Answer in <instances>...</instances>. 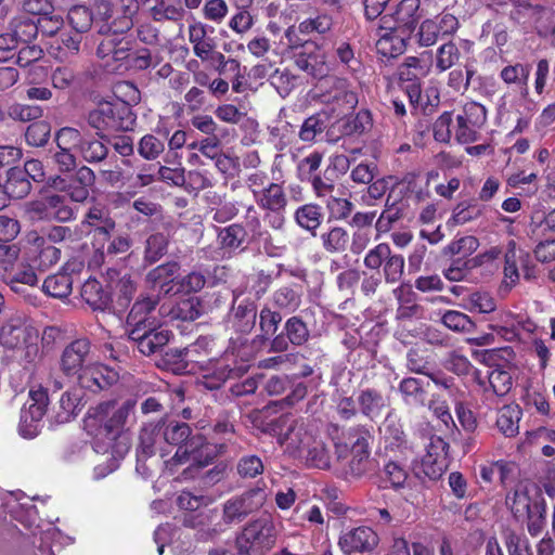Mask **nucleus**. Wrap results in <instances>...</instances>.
<instances>
[{
	"instance_id": "1",
	"label": "nucleus",
	"mask_w": 555,
	"mask_h": 555,
	"mask_svg": "<svg viewBox=\"0 0 555 555\" xmlns=\"http://www.w3.org/2000/svg\"><path fill=\"white\" fill-rule=\"evenodd\" d=\"M177 448L175 455L165 461V469L175 474L182 466V479L193 477V473L209 463L207 447L201 436L191 437V428L186 423L170 421L164 424L143 427L137 449L138 462L156 452L165 457Z\"/></svg>"
},
{
	"instance_id": "2",
	"label": "nucleus",
	"mask_w": 555,
	"mask_h": 555,
	"mask_svg": "<svg viewBox=\"0 0 555 555\" xmlns=\"http://www.w3.org/2000/svg\"><path fill=\"white\" fill-rule=\"evenodd\" d=\"M134 406L135 401L127 399L124 402L115 400L101 402L89 409L83 420V427L90 436H93L92 449L95 453L105 454L113 449Z\"/></svg>"
},
{
	"instance_id": "3",
	"label": "nucleus",
	"mask_w": 555,
	"mask_h": 555,
	"mask_svg": "<svg viewBox=\"0 0 555 555\" xmlns=\"http://www.w3.org/2000/svg\"><path fill=\"white\" fill-rule=\"evenodd\" d=\"M209 340L206 337L198 338L193 345L180 350L182 361L194 363L201 370L207 371L203 375V384L208 389H218L231 377L240 376L246 370V365L231 366L230 354L227 353L220 360H209L207 363L201 358L202 352L207 354Z\"/></svg>"
},
{
	"instance_id": "4",
	"label": "nucleus",
	"mask_w": 555,
	"mask_h": 555,
	"mask_svg": "<svg viewBox=\"0 0 555 555\" xmlns=\"http://www.w3.org/2000/svg\"><path fill=\"white\" fill-rule=\"evenodd\" d=\"M39 332L21 317L11 318L0 328V345L13 350L15 357L25 363H33L39 357Z\"/></svg>"
},
{
	"instance_id": "5",
	"label": "nucleus",
	"mask_w": 555,
	"mask_h": 555,
	"mask_svg": "<svg viewBox=\"0 0 555 555\" xmlns=\"http://www.w3.org/2000/svg\"><path fill=\"white\" fill-rule=\"evenodd\" d=\"M273 430L284 451L296 459L318 436V428L312 422L302 417H294L291 414H284L276 418Z\"/></svg>"
},
{
	"instance_id": "6",
	"label": "nucleus",
	"mask_w": 555,
	"mask_h": 555,
	"mask_svg": "<svg viewBox=\"0 0 555 555\" xmlns=\"http://www.w3.org/2000/svg\"><path fill=\"white\" fill-rule=\"evenodd\" d=\"M371 441L370 431L362 426H356L344 434V441L335 443L338 460L346 459L349 453L351 455L347 470L350 475L360 477L369 469Z\"/></svg>"
},
{
	"instance_id": "7",
	"label": "nucleus",
	"mask_w": 555,
	"mask_h": 555,
	"mask_svg": "<svg viewBox=\"0 0 555 555\" xmlns=\"http://www.w3.org/2000/svg\"><path fill=\"white\" fill-rule=\"evenodd\" d=\"M88 121L99 131H129L134 126L135 115L126 101H105L89 113Z\"/></svg>"
},
{
	"instance_id": "8",
	"label": "nucleus",
	"mask_w": 555,
	"mask_h": 555,
	"mask_svg": "<svg viewBox=\"0 0 555 555\" xmlns=\"http://www.w3.org/2000/svg\"><path fill=\"white\" fill-rule=\"evenodd\" d=\"M275 542V527L268 518L256 519L245 526L236 539L241 555H260Z\"/></svg>"
},
{
	"instance_id": "9",
	"label": "nucleus",
	"mask_w": 555,
	"mask_h": 555,
	"mask_svg": "<svg viewBox=\"0 0 555 555\" xmlns=\"http://www.w3.org/2000/svg\"><path fill=\"white\" fill-rule=\"evenodd\" d=\"M455 119L454 139L461 144H469L479 139L480 130L487 121V109L478 102H466Z\"/></svg>"
},
{
	"instance_id": "10",
	"label": "nucleus",
	"mask_w": 555,
	"mask_h": 555,
	"mask_svg": "<svg viewBox=\"0 0 555 555\" xmlns=\"http://www.w3.org/2000/svg\"><path fill=\"white\" fill-rule=\"evenodd\" d=\"M380 433L387 455L402 461L414 459V443L408 439L402 425L392 413H388L386 416Z\"/></svg>"
},
{
	"instance_id": "11",
	"label": "nucleus",
	"mask_w": 555,
	"mask_h": 555,
	"mask_svg": "<svg viewBox=\"0 0 555 555\" xmlns=\"http://www.w3.org/2000/svg\"><path fill=\"white\" fill-rule=\"evenodd\" d=\"M267 501L264 488L256 487L235 495L223 504V521L225 524L240 522L249 514L258 511Z\"/></svg>"
},
{
	"instance_id": "12",
	"label": "nucleus",
	"mask_w": 555,
	"mask_h": 555,
	"mask_svg": "<svg viewBox=\"0 0 555 555\" xmlns=\"http://www.w3.org/2000/svg\"><path fill=\"white\" fill-rule=\"evenodd\" d=\"M421 0H401L396 7H391L389 12L382 16L380 23L383 29H392L412 34L420 20Z\"/></svg>"
},
{
	"instance_id": "13",
	"label": "nucleus",
	"mask_w": 555,
	"mask_h": 555,
	"mask_svg": "<svg viewBox=\"0 0 555 555\" xmlns=\"http://www.w3.org/2000/svg\"><path fill=\"white\" fill-rule=\"evenodd\" d=\"M219 250H211L209 257L218 259L219 256H233L247 249L250 235L243 223H232L217 230Z\"/></svg>"
},
{
	"instance_id": "14",
	"label": "nucleus",
	"mask_w": 555,
	"mask_h": 555,
	"mask_svg": "<svg viewBox=\"0 0 555 555\" xmlns=\"http://www.w3.org/2000/svg\"><path fill=\"white\" fill-rule=\"evenodd\" d=\"M33 220L69 221L74 218V210L67 204L65 196L53 194L35 201L28 208Z\"/></svg>"
},
{
	"instance_id": "15",
	"label": "nucleus",
	"mask_w": 555,
	"mask_h": 555,
	"mask_svg": "<svg viewBox=\"0 0 555 555\" xmlns=\"http://www.w3.org/2000/svg\"><path fill=\"white\" fill-rule=\"evenodd\" d=\"M328 113L335 118L349 114L358 104V94L345 79H335L331 90L324 95Z\"/></svg>"
},
{
	"instance_id": "16",
	"label": "nucleus",
	"mask_w": 555,
	"mask_h": 555,
	"mask_svg": "<svg viewBox=\"0 0 555 555\" xmlns=\"http://www.w3.org/2000/svg\"><path fill=\"white\" fill-rule=\"evenodd\" d=\"M171 332L156 326L133 327L129 331V338L137 344L139 351L144 356L159 352L170 340Z\"/></svg>"
},
{
	"instance_id": "17",
	"label": "nucleus",
	"mask_w": 555,
	"mask_h": 555,
	"mask_svg": "<svg viewBox=\"0 0 555 555\" xmlns=\"http://www.w3.org/2000/svg\"><path fill=\"white\" fill-rule=\"evenodd\" d=\"M90 341L88 339H76L63 351L61 369L68 376H79L85 369L93 361L90 353Z\"/></svg>"
},
{
	"instance_id": "18",
	"label": "nucleus",
	"mask_w": 555,
	"mask_h": 555,
	"mask_svg": "<svg viewBox=\"0 0 555 555\" xmlns=\"http://www.w3.org/2000/svg\"><path fill=\"white\" fill-rule=\"evenodd\" d=\"M379 542L377 533L370 527L360 526L339 537L338 545L345 554L373 551Z\"/></svg>"
},
{
	"instance_id": "19",
	"label": "nucleus",
	"mask_w": 555,
	"mask_h": 555,
	"mask_svg": "<svg viewBox=\"0 0 555 555\" xmlns=\"http://www.w3.org/2000/svg\"><path fill=\"white\" fill-rule=\"evenodd\" d=\"M77 378L81 388L98 392L116 383L118 374L115 370L93 360Z\"/></svg>"
},
{
	"instance_id": "20",
	"label": "nucleus",
	"mask_w": 555,
	"mask_h": 555,
	"mask_svg": "<svg viewBox=\"0 0 555 555\" xmlns=\"http://www.w3.org/2000/svg\"><path fill=\"white\" fill-rule=\"evenodd\" d=\"M477 383L482 389L486 403L492 408L496 403V397L505 396L512 388V376L508 372L494 369L488 372L487 378L477 377Z\"/></svg>"
},
{
	"instance_id": "21",
	"label": "nucleus",
	"mask_w": 555,
	"mask_h": 555,
	"mask_svg": "<svg viewBox=\"0 0 555 555\" xmlns=\"http://www.w3.org/2000/svg\"><path fill=\"white\" fill-rule=\"evenodd\" d=\"M158 300V295H141L128 314V325L132 328L159 325L162 321L154 314Z\"/></svg>"
},
{
	"instance_id": "22",
	"label": "nucleus",
	"mask_w": 555,
	"mask_h": 555,
	"mask_svg": "<svg viewBox=\"0 0 555 555\" xmlns=\"http://www.w3.org/2000/svg\"><path fill=\"white\" fill-rule=\"evenodd\" d=\"M296 66L314 78H322L327 74V65L323 51L313 42H306L302 51L295 56Z\"/></svg>"
},
{
	"instance_id": "23",
	"label": "nucleus",
	"mask_w": 555,
	"mask_h": 555,
	"mask_svg": "<svg viewBox=\"0 0 555 555\" xmlns=\"http://www.w3.org/2000/svg\"><path fill=\"white\" fill-rule=\"evenodd\" d=\"M126 33H101L104 38L98 46L96 55L101 59L112 57L114 61L126 60L131 49V41L125 36Z\"/></svg>"
},
{
	"instance_id": "24",
	"label": "nucleus",
	"mask_w": 555,
	"mask_h": 555,
	"mask_svg": "<svg viewBox=\"0 0 555 555\" xmlns=\"http://www.w3.org/2000/svg\"><path fill=\"white\" fill-rule=\"evenodd\" d=\"M179 266L177 262H168L151 270L146 275V282L150 287L158 294L177 293L178 283H176Z\"/></svg>"
},
{
	"instance_id": "25",
	"label": "nucleus",
	"mask_w": 555,
	"mask_h": 555,
	"mask_svg": "<svg viewBox=\"0 0 555 555\" xmlns=\"http://www.w3.org/2000/svg\"><path fill=\"white\" fill-rule=\"evenodd\" d=\"M433 65V52L423 51L416 56H406L398 67V75L401 80H418L430 73Z\"/></svg>"
},
{
	"instance_id": "26",
	"label": "nucleus",
	"mask_w": 555,
	"mask_h": 555,
	"mask_svg": "<svg viewBox=\"0 0 555 555\" xmlns=\"http://www.w3.org/2000/svg\"><path fill=\"white\" fill-rule=\"evenodd\" d=\"M410 34L392 29H383L379 26L378 39L376 41L377 53L385 57H396L402 54L406 47Z\"/></svg>"
},
{
	"instance_id": "27",
	"label": "nucleus",
	"mask_w": 555,
	"mask_h": 555,
	"mask_svg": "<svg viewBox=\"0 0 555 555\" xmlns=\"http://www.w3.org/2000/svg\"><path fill=\"white\" fill-rule=\"evenodd\" d=\"M158 314L163 319L193 321L201 315L199 301L195 297H190L178 301L176 305L163 304L159 307Z\"/></svg>"
},
{
	"instance_id": "28",
	"label": "nucleus",
	"mask_w": 555,
	"mask_h": 555,
	"mask_svg": "<svg viewBox=\"0 0 555 555\" xmlns=\"http://www.w3.org/2000/svg\"><path fill=\"white\" fill-rule=\"evenodd\" d=\"M189 41L194 54L202 61H208L216 47L215 40L207 36V26L202 22H194L188 28Z\"/></svg>"
},
{
	"instance_id": "29",
	"label": "nucleus",
	"mask_w": 555,
	"mask_h": 555,
	"mask_svg": "<svg viewBox=\"0 0 555 555\" xmlns=\"http://www.w3.org/2000/svg\"><path fill=\"white\" fill-rule=\"evenodd\" d=\"M105 242L98 240L93 242L94 255L90 260V264L100 267L105 262L106 257H114L119 254H125L131 247V241L128 235H118L114 237L105 248Z\"/></svg>"
},
{
	"instance_id": "30",
	"label": "nucleus",
	"mask_w": 555,
	"mask_h": 555,
	"mask_svg": "<svg viewBox=\"0 0 555 555\" xmlns=\"http://www.w3.org/2000/svg\"><path fill=\"white\" fill-rule=\"evenodd\" d=\"M2 279L16 294H23L25 286H35L38 283V276L34 268L29 264H20L16 268H10Z\"/></svg>"
},
{
	"instance_id": "31",
	"label": "nucleus",
	"mask_w": 555,
	"mask_h": 555,
	"mask_svg": "<svg viewBox=\"0 0 555 555\" xmlns=\"http://www.w3.org/2000/svg\"><path fill=\"white\" fill-rule=\"evenodd\" d=\"M254 201L259 208L266 211H285L287 206L283 186L275 182H271L261 193L258 192V196Z\"/></svg>"
},
{
	"instance_id": "32",
	"label": "nucleus",
	"mask_w": 555,
	"mask_h": 555,
	"mask_svg": "<svg viewBox=\"0 0 555 555\" xmlns=\"http://www.w3.org/2000/svg\"><path fill=\"white\" fill-rule=\"evenodd\" d=\"M537 500L543 499L538 495L532 499L527 487L519 485L513 492L507 494L506 504L516 519L525 520V516L530 513Z\"/></svg>"
},
{
	"instance_id": "33",
	"label": "nucleus",
	"mask_w": 555,
	"mask_h": 555,
	"mask_svg": "<svg viewBox=\"0 0 555 555\" xmlns=\"http://www.w3.org/2000/svg\"><path fill=\"white\" fill-rule=\"evenodd\" d=\"M85 222L93 228V240L107 241L115 229V221L100 207H92L86 215Z\"/></svg>"
},
{
	"instance_id": "34",
	"label": "nucleus",
	"mask_w": 555,
	"mask_h": 555,
	"mask_svg": "<svg viewBox=\"0 0 555 555\" xmlns=\"http://www.w3.org/2000/svg\"><path fill=\"white\" fill-rule=\"evenodd\" d=\"M531 72L529 64L516 63L504 66L500 72V78L508 86L517 87L521 94H528V80Z\"/></svg>"
},
{
	"instance_id": "35",
	"label": "nucleus",
	"mask_w": 555,
	"mask_h": 555,
	"mask_svg": "<svg viewBox=\"0 0 555 555\" xmlns=\"http://www.w3.org/2000/svg\"><path fill=\"white\" fill-rule=\"evenodd\" d=\"M298 459L307 466L320 469L328 468L331 464L330 450L319 435Z\"/></svg>"
},
{
	"instance_id": "36",
	"label": "nucleus",
	"mask_w": 555,
	"mask_h": 555,
	"mask_svg": "<svg viewBox=\"0 0 555 555\" xmlns=\"http://www.w3.org/2000/svg\"><path fill=\"white\" fill-rule=\"evenodd\" d=\"M269 142L274 145L278 151L285 150L296 139L295 127L285 119L279 118L268 126Z\"/></svg>"
},
{
	"instance_id": "37",
	"label": "nucleus",
	"mask_w": 555,
	"mask_h": 555,
	"mask_svg": "<svg viewBox=\"0 0 555 555\" xmlns=\"http://www.w3.org/2000/svg\"><path fill=\"white\" fill-rule=\"evenodd\" d=\"M358 403L363 415L376 420L388 405V400L375 389H364L358 396Z\"/></svg>"
},
{
	"instance_id": "38",
	"label": "nucleus",
	"mask_w": 555,
	"mask_h": 555,
	"mask_svg": "<svg viewBox=\"0 0 555 555\" xmlns=\"http://www.w3.org/2000/svg\"><path fill=\"white\" fill-rule=\"evenodd\" d=\"M81 298L93 310H105L108 308L111 298L99 281L95 279L87 280L81 287Z\"/></svg>"
},
{
	"instance_id": "39",
	"label": "nucleus",
	"mask_w": 555,
	"mask_h": 555,
	"mask_svg": "<svg viewBox=\"0 0 555 555\" xmlns=\"http://www.w3.org/2000/svg\"><path fill=\"white\" fill-rule=\"evenodd\" d=\"M294 218L301 229L315 235L323 220L322 207L317 204H305L296 209Z\"/></svg>"
},
{
	"instance_id": "40",
	"label": "nucleus",
	"mask_w": 555,
	"mask_h": 555,
	"mask_svg": "<svg viewBox=\"0 0 555 555\" xmlns=\"http://www.w3.org/2000/svg\"><path fill=\"white\" fill-rule=\"evenodd\" d=\"M349 233L343 227H332L321 233L320 242L323 249L330 254H340L346 250L349 243Z\"/></svg>"
},
{
	"instance_id": "41",
	"label": "nucleus",
	"mask_w": 555,
	"mask_h": 555,
	"mask_svg": "<svg viewBox=\"0 0 555 555\" xmlns=\"http://www.w3.org/2000/svg\"><path fill=\"white\" fill-rule=\"evenodd\" d=\"M521 410L517 404H507L500 409L496 420L499 430L506 437H514L519 430Z\"/></svg>"
},
{
	"instance_id": "42",
	"label": "nucleus",
	"mask_w": 555,
	"mask_h": 555,
	"mask_svg": "<svg viewBox=\"0 0 555 555\" xmlns=\"http://www.w3.org/2000/svg\"><path fill=\"white\" fill-rule=\"evenodd\" d=\"M73 289V279L66 272H59L48 276L43 284L42 291L50 297L66 298L70 295Z\"/></svg>"
},
{
	"instance_id": "43",
	"label": "nucleus",
	"mask_w": 555,
	"mask_h": 555,
	"mask_svg": "<svg viewBox=\"0 0 555 555\" xmlns=\"http://www.w3.org/2000/svg\"><path fill=\"white\" fill-rule=\"evenodd\" d=\"M257 319V308L253 302H241L233 312L232 326L236 332L249 333Z\"/></svg>"
},
{
	"instance_id": "44",
	"label": "nucleus",
	"mask_w": 555,
	"mask_h": 555,
	"mask_svg": "<svg viewBox=\"0 0 555 555\" xmlns=\"http://www.w3.org/2000/svg\"><path fill=\"white\" fill-rule=\"evenodd\" d=\"M81 405V391L73 389L65 391L60 398V410L56 413L57 423H67L74 418Z\"/></svg>"
},
{
	"instance_id": "45",
	"label": "nucleus",
	"mask_w": 555,
	"mask_h": 555,
	"mask_svg": "<svg viewBox=\"0 0 555 555\" xmlns=\"http://www.w3.org/2000/svg\"><path fill=\"white\" fill-rule=\"evenodd\" d=\"M7 506L11 516L26 528L30 529L36 525L38 515L34 504L28 501L21 502L20 499L14 498V500L8 501Z\"/></svg>"
},
{
	"instance_id": "46",
	"label": "nucleus",
	"mask_w": 555,
	"mask_h": 555,
	"mask_svg": "<svg viewBox=\"0 0 555 555\" xmlns=\"http://www.w3.org/2000/svg\"><path fill=\"white\" fill-rule=\"evenodd\" d=\"M521 258V250L516 249V243L511 241L504 254V280L503 285L511 289L519 281L518 259Z\"/></svg>"
},
{
	"instance_id": "47",
	"label": "nucleus",
	"mask_w": 555,
	"mask_h": 555,
	"mask_svg": "<svg viewBox=\"0 0 555 555\" xmlns=\"http://www.w3.org/2000/svg\"><path fill=\"white\" fill-rule=\"evenodd\" d=\"M282 321V317L279 312L272 311L268 307H263L259 313V327L261 331V335L257 336L253 344L260 347L262 346L269 336L273 335L280 322Z\"/></svg>"
},
{
	"instance_id": "48",
	"label": "nucleus",
	"mask_w": 555,
	"mask_h": 555,
	"mask_svg": "<svg viewBox=\"0 0 555 555\" xmlns=\"http://www.w3.org/2000/svg\"><path fill=\"white\" fill-rule=\"evenodd\" d=\"M48 396L44 390H31L27 402L22 408L21 414L27 417L35 418V421L42 422L47 412Z\"/></svg>"
},
{
	"instance_id": "49",
	"label": "nucleus",
	"mask_w": 555,
	"mask_h": 555,
	"mask_svg": "<svg viewBox=\"0 0 555 555\" xmlns=\"http://www.w3.org/2000/svg\"><path fill=\"white\" fill-rule=\"evenodd\" d=\"M399 391L409 405H423L426 392L422 382L414 377L403 378L399 384Z\"/></svg>"
},
{
	"instance_id": "50",
	"label": "nucleus",
	"mask_w": 555,
	"mask_h": 555,
	"mask_svg": "<svg viewBox=\"0 0 555 555\" xmlns=\"http://www.w3.org/2000/svg\"><path fill=\"white\" fill-rule=\"evenodd\" d=\"M117 15H119V11L108 1L99 2L93 16L94 23L99 27V33L118 31L116 26L113 25Z\"/></svg>"
},
{
	"instance_id": "51",
	"label": "nucleus",
	"mask_w": 555,
	"mask_h": 555,
	"mask_svg": "<svg viewBox=\"0 0 555 555\" xmlns=\"http://www.w3.org/2000/svg\"><path fill=\"white\" fill-rule=\"evenodd\" d=\"M326 128L327 118L325 114H315L305 119L298 131V137L301 141L311 143L318 135L322 134Z\"/></svg>"
},
{
	"instance_id": "52",
	"label": "nucleus",
	"mask_w": 555,
	"mask_h": 555,
	"mask_svg": "<svg viewBox=\"0 0 555 555\" xmlns=\"http://www.w3.org/2000/svg\"><path fill=\"white\" fill-rule=\"evenodd\" d=\"M139 0H118L117 11L119 15L116 16L113 23L117 30H129L133 26V16L139 10Z\"/></svg>"
},
{
	"instance_id": "53",
	"label": "nucleus",
	"mask_w": 555,
	"mask_h": 555,
	"mask_svg": "<svg viewBox=\"0 0 555 555\" xmlns=\"http://www.w3.org/2000/svg\"><path fill=\"white\" fill-rule=\"evenodd\" d=\"M67 21L70 27L79 34L88 31L94 22L93 14L85 5L73 7L68 11Z\"/></svg>"
},
{
	"instance_id": "54",
	"label": "nucleus",
	"mask_w": 555,
	"mask_h": 555,
	"mask_svg": "<svg viewBox=\"0 0 555 555\" xmlns=\"http://www.w3.org/2000/svg\"><path fill=\"white\" fill-rule=\"evenodd\" d=\"M283 332L294 346H301L309 338V330L306 323L298 317L289 318L284 324Z\"/></svg>"
},
{
	"instance_id": "55",
	"label": "nucleus",
	"mask_w": 555,
	"mask_h": 555,
	"mask_svg": "<svg viewBox=\"0 0 555 555\" xmlns=\"http://www.w3.org/2000/svg\"><path fill=\"white\" fill-rule=\"evenodd\" d=\"M272 302L281 310L293 312L300 306L301 299L295 289L284 286L273 293Z\"/></svg>"
},
{
	"instance_id": "56",
	"label": "nucleus",
	"mask_w": 555,
	"mask_h": 555,
	"mask_svg": "<svg viewBox=\"0 0 555 555\" xmlns=\"http://www.w3.org/2000/svg\"><path fill=\"white\" fill-rule=\"evenodd\" d=\"M80 155L88 163H99L105 159L108 153L106 145L96 139H82L79 147Z\"/></svg>"
},
{
	"instance_id": "57",
	"label": "nucleus",
	"mask_w": 555,
	"mask_h": 555,
	"mask_svg": "<svg viewBox=\"0 0 555 555\" xmlns=\"http://www.w3.org/2000/svg\"><path fill=\"white\" fill-rule=\"evenodd\" d=\"M442 323L450 330L460 333H470L475 328L472 319L460 311L448 310L442 315Z\"/></svg>"
},
{
	"instance_id": "58",
	"label": "nucleus",
	"mask_w": 555,
	"mask_h": 555,
	"mask_svg": "<svg viewBox=\"0 0 555 555\" xmlns=\"http://www.w3.org/2000/svg\"><path fill=\"white\" fill-rule=\"evenodd\" d=\"M460 59V50L453 42H447L437 49L436 69L443 73L451 68Z\"/></svg>"
},
{
	"instance_id": "59",
	"label": "nucleus",
	"mask_w": 555,
	"mask_h": 555,
	"mask_svg": "<svg viewBox=\"0 0 555 555\" xmlns=\"http://www.w3.org/2000/svg\"><path fill=\"white\" fill-rule=\"evenodd\" d=\"M147 9L155 21H176L182 16L183 13L180 7L166 0L154 1Z\"/></svg>"
},
{
	"instance_id": "60",
	"label": "nucleus",
	"mask_w": 555,
	"mask_h": 555,
	"mask_svg": "<svg viewBox=\"0 0 555 555\" xmlns=\"http://www.w3.org/2000/svg\"><path fill=\"white\" fill-rule=\"evenodd\" d=\"M404 258L399 254H390L383 267V275L388 284L398 283L404 271Z\"/></svg>"
},
{
	"instance_id": "61",
	"label": "nucleus",
	"mask_w": 555,
	"mask_h": 555,
	"mask_svg": "<svg viewBox=\"0 0 555 555\" xmlns=\"http://www.w3.org/2000/svg\"><path fill=\"white\" fill-rule=\"evenodd\" d=\"M50 124L40 120L30 124L25 132V140L31 146H43L50 137Z\"/></svg>"
},
{
	"instance_id": "62",
	"label": "nucleus",
	"mask_w": 555,
	"mask_h": 555,
	"mask_svg": "<svg viewBox=\"0 0 555 555\" xmlns=\"http://www.w3.org/2000/svg\"><path fill=\"white\" fill-rule=\"evenodd\" d=\"M434 138L441 143L450 142L454 135L453 114L451 112L442 113L434 122Z\"/></svg>"
},
{
	"instance_id": "63",
	"label": "nucleus",
	"mask_w": 555,
	"mask_h": 555,
	"mask_svg": "<svg viewBox=\"0 0 555 555\" xmlns=\"http://www.w3.org/2000/svg\"><path fill=\"white\" fill-rule=\"evenodd\" d=\"M479 246V242L475 236L467 235L451 242L446 251L452 256H457V259H464L470 256Z\"/></svg>"
},
{
	"instance_id": "64",
	"label": "nucleus",
	"mask_w": 555,
	"mask_h": 555,
	"mask_svg": "<svg viewBox=\"0 0 555 555\" xmlns=\"http://www.w3.org/2000/svg\"><path fill=\"white\" fill-rule=\"evenodd\" d=\"M270 85L285 98L295 87L296 78L287 69H274L270 75Z\"/></svg>"
}]
</instances>
